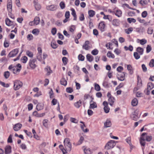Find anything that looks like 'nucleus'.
I'll use <instances>...</instances> for the list:
<instances>
[{"label": "nucleus", "instance_id": "1", "mask_svg": "<svg viewBox=\"0 0 154 154\" xmlns=\"http://www.w3.org/2000/svg\"><path fill=\"white\" fill-rule=\"evenodd\" d=\"M64 145L68 150L70 151L71 149V143L70 142V140L68 138H65L64 141Z\"/></svg>", "mask_w": 154, "mask_h": 154}, {"label": "nucleus", "instance_id": "2", "mask_svg": "<svg viewBox=\"0 0 154 154\" xmlns=\"http://www.w3.org/2000/svg\"><path fill=\"white\" fill-rule=\"evenodd\" d=\"M115 145L114 141L110 140L109 141L106 145L105 148L107 149H109L113 148Z\"/></svg>", "mask_w": 154, "mask_h": 154}, {"label": "nucleus", "instance_id": "3", "mask_svg": "<svg viewBox=\"0 0 154 154\" xmlns=\"http://www.w3.org/2000/svg\"><path fill=\"white\" fill-rule=\"evenodd\" d=\"M23 85L22 83L20 81L16 80L14 82V88L15 90L19 89Z\"/></svg>", "mask_w": 154, "mask_h": 154}, {"label": "nucleus", "instance_id": "4", "mask_svg": "<svg viewBox=\"0 0 154 154\" xmlns=\"http://www.w3.org/2000/svg\"><path fill=\"white\" fill-rule=\"evenodd\" d=\"M8 69L12 71L14 74H17V72H19L20 71V69L17 68V66H13L12 65L9 66Z\"/></svg>", "mask_w": 154, "mask_h": 154}, {"label": "nucleus", "instance_id": "5", "mask_svg": "<svg viewBox=\"0 0 154 154\" xmlns=\"http://www.w3.org/2000/svg\"><path fill=\"white\" fill-rule=\"evenodd\" d=\"M18 49H15L11 51L8 54V57L11 58L16 56L18 52Z\"/></svg>", "mask_w": 154, "mask_h": 154}, {"label": "nucleus", "instance_id": "6", "mask_svg": "<svg viewBox=\"0 0 154 154\" xmlns=\"http://www.w3.org/2000/svg\"><path fill=\"white\" fill-rule=\"evenodd\" d=\"M147 134L146 133H143L141 134L140 139V143L141 145L143 146H145V139L144 136Z\"/></svg>", "mask_w": 154, "mask_h": 154}, {"label": "nucleus", "instance_id": "7", "mask_svg": "<svg viewBox=\"0 0 154 154\" xmlns=\"http://www.w3.org/2000/svg\"><path fill=\"white\" fill-rule=\"evenodd\" d=\"M125 72H123L122 73L120 72L117 74V77L118 80L123 81L125 79Z\"/></svg>", "mask_w": 154, "mask_h": 154}, {"label": "nucleus", "instance_id": "8", "mask_svg": "<svg viewBox=\"0 0 154 154\" xmlns=\"http://www.w3.org/2000/svg\"><path fill=\"white\" fill-rule=\"evenodd\" d=\"M103 105L104 106V112L106 113H108L109 112L110 108L108 106V103L107 102L104 101L103 102Z\"/></svg>", "mask_w": 154, "mask_h": 154}, {"label": "nucleus", "instance_id": "9", "mask_svg": "<svg viewBox=\"0 0 154 154\" xmlns=\"http://www.w3.org/2000/svg\"><path fill=\"white\" fill-rule=\"evenodd\" d=\"M7 4V9L9 13H11L12 9V2L11 0H8Z\"/></svg>", "mask_w": 154, "mask_h": 154}, {"label": "nucleus", "instance_id": "10", "mask_svg": "<svg viewBox=\"0 0 154 154\" xmlns=\"http://www.w3.org/2000/svg\"><path fill=\"white\" fill-rule=\"evenodd\" d=\"M36 61V60L35 59H31L30 60L29 65L32 68L34 69L36 67V65L35 63Z\"/></svg>", "mask_w": 154, "mask_h": 154}, {"label": "nucleus", "instance_id": "11", "mask_svg": "<svg viewBox=\"0 0 154 154\" xmlns=\"http://www.w3.org/2000/svg\"><path fill=\"white\" fill-rule=\"evenodd\" d=\"M90 44V42L88 41H86L82 46V48L86 50H88L91 48L90 46L89 45Z\"/></svg>", "mask_w": 154, "mask_h": 154}, {"label": "nucleus", "instance_id": "12", "mask_svg": "<svg viewBox=\"0 0 154 154\" xmlns=\"http://www.w3.org/2000/svg\"><path fill=\"white\" fill-rule=\"evenodd\" d=\"M131 138L130 137H128L126 139V142L130 146V152L131 151L132 149L134 147V146L131 143Z\"/></svg>", "mask_w": 154, "mask_h": 154}, {"label": "nucleus", "instance_id": "13", "mask_svg": "<svg viewBox=\"0 0 154 154\" xmlns=\"http://www.w3.org/2000/svg\"><path fill=\"white\" fill-rule=\"evenodd\" d=\"M22 126V125L20 123L16 124L14 126L13 129L15 131H17L20 129Z\"/></svg>", "mask_w": 154, "mask_h": 154}, {"label": "nucleus", "instance_id": "14", "mask_svg": "<svg viewBox=\"0 0 154 154\" xmlns=\"http://www.w3.org/2000/svg\"><path fill=\"white\" fill-rule=\"evenodd\" d=\"M57 6L55 5H51L46 7V9L48 10L54 11L57 9Z\"/></svg>", "mask_w": 154, "mask_h": 154}, {"label": "nucleus", "instance_id": "15", "mask_svg": "<svg viewBox=\"0 0 154 154\" xmlns=\"http://www.w3.org/2000/svg\"><path fill=\"white\" fill-rule=\"evenodd\" d=\"M11 147L10 145L6 146L5 148V154H10L11 152Z\"/></svg>", "mask_w": 154, "mask_h": 154}, {"label": "nucleus", "instance_id": "16", "mask_svg": "<svg viewBox=\"0 0 154 154\" xmlns=\"http://www.w3.org/2000/svg\"><path fill=\"white\" fill-rule=\"evenodd\" d=\"M33 116L37 117H42L44 116L45 115V113H43L41 114H39L37 111H34L33 113Z\"/></svg>", "mask_w": 154, "mask_h": 154}, {"label": "nucleus", "instance_id": "17", "mask_svg": "<svg viewBox=\"0 0 154 154\" xmlns=\"http://www.w3.org/2000/svg\"><path fill=\"white\" fill-rule=\"evenodd\" d=\"M105 26V24L103 22H101L99 23L98 26L99 28L100 29L102 32L104 31Z\"/></svg>", "mask_w": 154, "mask_h": 154}, {"label": "nucleus", "instance_id": "18", "mask_svg": "<svg viewBox=\"0 0 154 154\" xmlns=\"http://www.w3.org/2000/svg\"><path fill=\"white\" fill-rule=\"evenodd\" d=\"M112 23L113 26H118L120 24V21L118 19H115L112 21Z\"/></svg>", "mask_w": 154, "mask_h": 154}, {"label": "nucleus", "instance_id": "19", "mask_svg": "<svg viewBox=\"0 0 154 154\" xmlns=\"http://www.w3.org/2000/svg\"><path fill=\"white\" fill-rule=\"evenodd\" d=\"M80 123L83 124V125H80L81 128L83 131L85 132H88L89 131L88 129L87 128H86L85 130L84 129V127H86L84 122L82 121H80Z\"/></svg>", "mask_w": 154, "mask_h": 154}, {"label": "nucleus", "instance_id": "20", "mask_svg": "<svg viewBox=\"0 0 154 154\" xmlns=\"http://www.w3.org/2000/svg\"><path fill=\"white\" fill-rule=\"evenodd\" d=\"M104 127L106 128L110 127L111 125V123L110 120L107 119L104 123Z\"/></svg>", "mask_w": 154, "mask_h": 154}, {"label": "nucleus", "instance_id": "21", "mask_svg": "<svg viewBox=\"0 0 154 154\" xmlns=\"http://www.w3.org/2000/svg\"><path fill=\"white\" fill-rule=\"evenodd\" d=\"M86 58L87 60L89 62H92L94 59L93 56L90 54H88L86 55Z\"/></svg>", "mask_w": 154, "mask_h": 154}, {"label": "nucleus", "instance_id": "22", "mask_svg": "<svg viewBox=\"0 0 154 154\" xmlns=\"http://www.w3.org/2000/svg\"><path fill=\"white\" fill-rule=\"evenodd\" d=\"M115 99L113 97H110L108 99V102L111 106H112L114 103Z\"/></svg>", "mask_w": 154, "mask_h": 154}, {"label": "nucleus", "instance_id": "23", "mask_svg": "<svg viewBox=\"0 0 154 154\" xmlns=\"http://www.w3.org/2000/svg\"><path fill=\"white\" fill-rule=\"evenodd\" d=\"M138 87L140 88L142 86V81L139 76H137V84Z\"/></svg>", "mask_w": 154, "mask_h": 154}, {"label": "nucleus", "instance_id": "24", "mask_svg": "<svg viewBox=\"0 0 154 154\" xmlns=\"http://www.w3.org/2000/svg\"><path fill=\"white\" fill-rule=\"evenodd\" d=\"M147 89L149 90H151L154 87L153 84L152 82H149L147 85Z\"/></svg>", "mask_w": 154, "mask_h": 154}, {"label": "nucleus", "instance_id": "25", "mask_svg": "<svg viewBox=\"0 0 154 154\" xmlns=\"http://www.w3.org/2000/svg\"><path fill=\"white\" fill-rule=\"evenodd\" d=\"M45 70L47 72L46 75H49L52 72V70H51L50 67L49 66H47V67L45 69Z\"/></svg>", "mask_w": 154, "mask_h": 154}, {"label": "nucleus", "instance_id": "26", "mask_svg": "<svg viewBox=\"0 0 154 154\" xmlns=\"http://www.w3.org/2000/svg\"><path fill=\"white\" fill-rule=\"evenodd\" d=\"M138 100L136 98L134 99L131 101V104L134 106H136Z\"/></svg>", "mask_w": 154, "mask_h": 154}, {"label": "nucleus", "instance_id": "27", "mask_svg": "<svg viewBox=\"0 0 154 154\" xmlns=\"http://www.w3.org/2000/svg\"><path fill=\"white\" fill-rule=\"evenodd\" d=\"M40 20V19L39 17H35V18L33 21V22H34V24L35 25H37L39 23Z\"/></svg>", "mask_w": 154, "mask_h": 154}, {"label": "nucleus", "instance_id": "28", "mask_svg": "<svg viewBox=\"0 0 154 154\" xmlns=\"http://www.w3.org/2000/svg\"><path fill=\"white\" fill-rule=\"evenodd\" d=\"M114 14L118 17H120L122 16V12L120 10H117L116 11V12H115Z\"/></svg>", "mask_w": 154, "mask_h": 154}, {"label": "nucleus", "instance_id": "29", "mask_svg": "<svg viewBox=\"0 0 154 154\" xmlns=\"http://www.w3.org/2000/svg\"><path fill=\"white\" fill-rule=\"evenodd\" d=\"M5 23L8 26H11L13 24V22L11 21L8 18L6 19Z\"/></svg>", "mask_w": 154, "mask_h": 154}, {"label": "nucleus", "instance_id": "30", "mask_svg": "<svg viewBox=\"0 0 154 154\" xmlns=\"http://www.w3.org/2000/svg\"><path fill=\"white\" fill-rule=\"evenodd\" d=\"M97 107V104L95 102H93V103L90 104V109H94Z\"/></svg>", "mask_w": 154, "mask_h": 154}, {"label": "nucleus", "instance_id": "31", "mask_svg": "<svg viewBox=\"0 0 154 154\" xmlns=\"http://www.w3.org/2000/svg\"><path fill=\"white\" fill-rule=\"evenodd\" d=\"M137 51L140 54V55H142L143 53V49L142 48L138 47L137 49Z\"/></svg>", "mask_w": 154, "mask_h": 154}, {"label": "nucleus", "instance_id": "32", "mask_svg": "<svg viewBox=\"0 0 154 154\" xmlns=\"http://www.w3.org/2000/svg\"><path fill=\"white\" fill-rule=\"evenodd\" d=\"M127 68L128 70L129 71V72L130 74H133V71L132 69V67L131 65H127Z\"/></svg>", "mask_w": 154, "mask_h": 154}, {"label": "nucleus", "instance_id": "33", "mask_svg": "<svg viewBox=\"0 0 154 154\" xmlns=\"http://www.w3.org/2000/svg\"><path fill=\"white\" fill-rule=\"evenodd\" d=\"M60 83L61 85L66 86L67 85V81L64 78H63L61 79L60 81Z\"/></svg>", "mask_w": 154, "mask_h": 154}, {"label": "nucleus", "instance_id": "34", "mask_svg": "<svg viewBox=\"0 0 154 154\" xmlns=\"http://www.w3.org/2000/svg\"><path fill=\"white\" fill-rule=\"evenodd\" d=\"M74 105L76 107L79 108L82 105V102L80 100H79L78 101L75 103Z\"/></svg>", "mask_w": 154, "mask_h": 154}, {"label": "nucleus", "instance_id": "35", "mask_svg": "<svg viewBox=\"0 0 154 154\" xmlns=\"http://www.w3.org/2000/svg\"><path fill=\"white\" fill-rule=\"evenodd\" d=\"M43 108V106L41 104L38 103L37 104L36 106V109L38 111H40Z\"/></svg>", "mask_w": 154, "mask_h": 154}, {"label": "nucleus", "instance_id": "36", "mask_svg": "<svg viewBox=\"0 0 154 154\" xmlns=\"http://www.w3.org/2000/svg\"><path fill=\"white\" fill-rule=\"evenodd\" d=\"M34 6L36 10L38 11L41 8V6L38 3H36L35 4Z\"/></svg>", "mask_w": 154, "mask_h": 154}, {"label": "nucleus", "instance_id": "37", "mask_svg": "<svg viewBox=\"0 0 154 154\" xmlns=\"http://www.w3.org/2000/svg\"><path fill=\"white\" fill-rule=\"evenodd\" d=\"M51 46L53 48L55 49L57 47L58 45L56 44L54 41H52L51 42Z\"/></svg>", "mask_w": 154, "mask_h": 154}, {"label": "nucleus", "instance_id": "38", "mask_svg": "<svg viewBox=\"0 0 154 154\" xmlns=\"http://www.w3.org/2000/svg\"><path fill=\"white\" fill-rule=\"evenodd\" d=\"M94 89L97 91H100V87L99 85L96 83L94 84Z\"/></svg>", "mask_w": 154, "mask_h": 154}, {"label": "nucleus", "instance_id": "39", "mask_svg": "<svg viewBox=\"0 0 154 154\" xmlns=\"http://www.w3.org/2000/svg\"><path fill=\"white\" fill-rule=\"evenodd\" d=\"M145 137V140L149 142L152 139V137L150 135H145L144 136Z\"/></svg>", "mask_w": 154, "mask_h": 154}, {"label": "nucleus", "instance_id": "40", "mask_svg": "<svg viewBox=\"0 0 154 154\" xmlns=\"http://www.w3.org/2000/svg\"><path fill=\"white\" fill-rule=\"evenodd\" d=\"M107 56L109 58H115V56L114 54H112L111 52L110 51H108L107 53Z\"/></svg>", "mask_w": 154, "mask_h": 154}, {"label": "nucleus", "instance_id": "41", "mask_svg": "<svg viewBox=\"0 0 154 154\" xmlns=\"http://www.w3.org/2000/svg\"><path fill=\"white\" fill-rule=\"evenodd\" d=\"M88 14L90 17H92L95 14V12L93 10H90L88 11Z\"/></svg>", "mask_w": 154, "mask_h": 154}, {"label": "nucleus", "instance_id": "42", "mask_svg": "<svg viewBox=\"0 0 154 154\" xmlns=\"http://www.w3.org/2000/svg\"><path fill=\"white\" fill-rule=\"evenodd\" d=\"M32 32L33 34L35 35H37L39 33V31L38 29H35L33 30Z\"/></svg>", "mask_w": 154, "mask_h": 154}, {"label": "nucleus", "instance_id": "43", "mask_svg": "<svg viewBox=\"0 0 154 154\" xmlns=\"http://www.w3.org/2000/svg\"><path fill=\"white\" fill-rule=\"evenodd\" d=\"M10 75V73L8 71L5 72L4 73V75L5 78L6 79L8 78L9 77Z\"/></svg>", "mask_w": 154, "mask_h": 154}, {"label": "nucleus", "instance_id": "44", "mask_svg": "<svg viewBox=\"0 0 154 154\" xmlns=\"http://www.w3.org/2000/svg\"><path fill=\"white\" fill-rule=\"evenodd\" d=\"M131 117L134 121H137L138 118L137 115L134 114H132L131 116Z\"/></svg>", "mask_w": 154, "mask_h": 154}, {"label": "nucleus", "instance_id": "45", "mask_svg": "<svg viewBox=\"0 0 154 154\" xmlns=\"http://www.w3.org/2000/svg\"><path fill=\"white\" fill-rule=\"evenodd\" d=\"M42 54H37L36 55V58L39 61H41L42 60Z\"/></svg>", "mask_w": 154, "mask_h": 154}, {"label": "nucleus", "instance_id": "46", "mask_svg": "<svg viewBox=\"0 0 154 154\" xmlns=\"http://www.w3.org/2000/svg\"><path fill=\"white\" fill-rule=\"evenodd\" d=\"M127 21L129 23H131V22L135 23L136 21V20L134 19L131 18H128Z\"/></svg>", "mask_w": 154, "mask_h": 154}, {"label": "nucleus", "instance_id": "47", "mask_svg": "<svg viewBox=\"0 0 154 154\" xmlns=\"http://www.w3.org/2000/svg\"><path fill=\"white\" fill-rule=\"evenodd\" d=\"M134 56L136 60L139 59L140 57V56L137 52H134Z\"/></svg>", "mask_w": 154, "mask_h": 154}, {"label": "nucleus", "instance_id": "48", "mask_svg": "<svg viewBox=\"0 0 154 154\" xmlns=\"http://www.w3.org/2000/svg\"><path fill=\"white\" fill-rule=\"evenodd\" d=\"M133 30V28L130 27L127 29H126L125 30V32L127 34H129L130 32L132 31Z\"/></svg>", "mask_w": 154, "mask_h": 154}, {"label": "nucleus", "instance_id": "49", "mask_svg": "<svg viewBox=\"0 0 154 154\" xmlns=\"http://www.w3.org/2000/svg\"><path fill=\"white\" fill-rule=\"evenodd\" d=\"M26 55L30 57H32L33 56L32 53L29 51H27L26 52Z\"/></svg>", "mask_w": 154, "mask_h": 154}, {"label": "nucleus", "instance_id": "50", "mask_svg": "<svg viewBox=\"0 0 154 154\" xmlns=\"http://www.w3.org/2000/svg\"><path fill=\"white\" fill-rule=\"evenodd\" d=\"M62 60L64 65H66L68 62V59L66 57H63Z\"/></svg>", "mask_w": 154, "mask_h": 154}, {"label": "nucleus", "instance_id": "51", "mask_svg": "<svg viewBox=\"0 0 154 154\" xmlns=\"http://www.w3.org/2000/svg\"><path fill=\"white\" fill-rule=\"evenodd\" d=\"M78 58L79 60L83 61L84 60L85 57L82 54H79L78 56Z\"/></svg>", "mask_w": 154, "mask_h": 154}, {"label": "nucleus", "instance_id": "52", "mask_svg": "<svg viewBox=\"0 0 154 154\" xmlns=\"http://www.w3.org/2000/svg\"><path fill=\"white\" fill-rule=\"evenodd\" d=\"M149 66L151 67L154 66V59H152L149 62Z\"/></svg>", "mask_w": 154, "mask_h": 154}, {"label": "nucleus", "instance_id": "53", "mask_svg": "<svg viewBox=\"0 0 154 154\" xmlns=\"http://www.w3.org/2000/svg\"><path fill=\"white\" fill-rule=\"evenodd\" d=\"M66 91L67 92L70 93L73 91V90L72 88L68 87L66 88Z\"/></svg>", "mask_w": 154, "mask_h": 154}, {"label": "nucleus", "instance_id": "54", "mask_svg": "<svg viewBox=\"0 0 154 154\" xmlns=\"http://www.w3.org/2000/svg\"><path fill=\"white\" fill-rule=\"evenodd\" d=\"M98 53V51L97 49H95L91 51V54L93 55H96Z\"/></svg>", "mask_w": 154, "mask_h": 154}, {"label": "nucleus", "instance_id": "55", "mask_svg": "<svg viewBox=\"0 0 154 154\" xmlns=\"http://www.w3.org/2000/svg\"><path fill=\"white\" fill-rule=\"evenodd\" d=\"M152 50L151 46L148 45L146 48V52L148 53L150 52Z\"/></svg>", "mask_w": 154, "mask_h": 154}, {"label": "nucleus", "instance_id": "56", "mask_svg": "<svg viewBox=\"0 0 154 154\" xmlns=\"http://www.w3.org/2000/svg\"><path fill=\"white\" fill-rule=\"evenodd\" d=\"M60 6L62 9L65 8V5L64 3L63 2H61L60 4Z\"/></svg>", "mask_w": 154, "mask_h": 154}, {"label": "nucleus", "instance_id": "57", "mask_svg": "<svg viewBox=\"0 0 154 154\" xmlns=\"http://www.w3.org/2000/svg\"><path fill=\"white\" fill-rule=\"evenodd\" d=\"M48 122V120L47 119H44L43 121V125L45 127H47L48 126L47 123Z\"/></svg>", "mask_w": 154, "mask_h": 154}, {"label": "nucleus", "instance_id": "58", "mask_svg": "<svg viewBox=\"0 0 154 154\" xmlns=\"http://www.w3.org/2000/svg\"><path fill=\"white\" fill-rule=\"evenodd\" d=\"M13 135L12 134H10L8 138V142L9 143H12V137Z\"/></svg>", "mask_w": 154, "mask_h": 154}, {"label": "nucleus", "instance_id": "59", "mask_svg": "<svg viewBox=\"0 0 154 154\" xmlns=\"http://www.w3.org/2000/svg\"><path fill=\"white\" fill-rule=\"evenodd\" d=\"M147 42L146 40L145 39L140 40V43L141 45H144Z\"/></svg>", "mask_w": 154, "mask_h": 154}, {"label": "nucleus", "instance_id": "60", "mask_svg": "<svg viewBox=\"0 0 154 154\" xmlns=\"http://www.w3.org/2000/svg\"><path fill=\"white\" fill-rule=\"evenodd\" d=\"M84 140V137L82 136H81L80 137V139L78 141V145H80V144H81V143H82L83 141Z\"/></svg>", "mask_w": 154, "mask_h": 154}, {"label": "nucleus", "instance_id": "61", "mask_svg": "<svg viewBox=\"0 0 154 154\" xmlns=\"http://www.w3.org/2000/svg\"><path fill=\"white\" fill-rule=\"evenodd\" d=\"M147 15V12L146 11H143L141 14L142 17L143 18L146 17Z\"/></svg>", "mask_w": 154, "mask_h": 154}, {"label": "nucleus", "instance_id": "62", "mask_svg": "<svg viewBox=\"0 0 154 154\" xmlns=\"http://www.w3.org/2000/svg\"><path fill=\"white\" fill-rule=\"evenodd\" d=\"M153 29L151 27H149L147 30V33L148 34H151L153 32Z\"/></svg>", "mask_w": 154, "mask_h": 154}, {"label": "nucleus", "instance_id": "63", "mask_svg": "<svg viewBox=\"0 0 154 154\" xmlns=\"http://www.w3.org/2000/svg\"><path fill=\"white\" fill-rule=\"evenodd\" d=\"M70 121L72 122L75 123H77L78 122V120L76 119L75 118H70Z\"/></svg>", "mask_w": 154, "mask_h": 154}, {"label": "nucleus", "instance_id": "64", "mask_svg": "<svg viewBox=\"0 0 154 154\" xmlns=\"http://www.w3.org/2000/svg\"><path fill=\"white\" fill-rule=\"evenodd\" d=\"M57 29L55 28H54L52 29L51 32L53 35H55L56 33Z\"/></svg>", "mask_w": 154, "mask_h": 154}]
</instances>
